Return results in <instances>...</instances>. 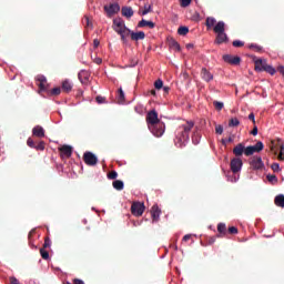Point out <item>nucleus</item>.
Returning <instances> with one entry per match:
<instances>
[{"label": "nucleus", "instance_id": "obj_59", "mask_svg": "<svg viewBox=\"0 0 284 284\" xmlns=\"http://www.w3.org/2000/svg\"><path fill=\"white\" fill-rule=\"evenodd\" d=\"M277 72H280L283 75L284 74V67L283 65L277 67Z\"/></svg>", "mask_w": 284, "mask_h": 284}, {"label": "nucleus", "instance_id": "obj_3", "mask_svg": "<svg viewBox=\"0 0 284 284\" xmlns=\"http://www.w3.org/2000/svg\"><path fill=\"white\" fill-rule=\"evenodd\" d=\"M113 30L121 37L122 43L126 45L128 43V36H130V32H132V29L128 28L125 26V20L122 18H115L113 19Z\"/></svg>", "mask_w": 284, "mask_h": 284}, {"label": "nucleus", "instance_id": "obj_29", "mask_svg": "<svg viewBox=\"0 0 284 284\" xmlns=\"http://www.w3.org/2000/svg\"><path fill=\"white\" fill-rule=\"evenodd\" d=\"M237 125H241V121H239L237 118H233L230 120V122H229L230 128H237Z\"/></svg>", "mask_w": 284, "mask_h": 284}, {"label": "nucleus", "instance_id": "obj_32", "mask_svg": "<svg viewBox=\"0 0 284 284\" xmlns=\"http://www.w3.org/2000/svg\"><path fill=\"white\" fill-rule=\"evenodd\" d=\"M225 230H227V226L225 225V223L217 224V232H220V234H225Z\"/></svg>", "mask_w": 284, "mask_h": 284}, {"label": "nucleus", "instance_id": "obj_16", "mask_svg": "<svg viewBox=\"0 0 284 284\" xmlns=\"http://www.w3.org/2000/svg\"><path fill=\"white\" fill-rule=\"evenodd\" d=\"M122 17H125L126 19H132L134 17V10L132 7H122Z\"/></svg>", "mask_w": 284, "mask_h": 284}, {"label": "nucleus", "instance_id": "obj_4", "mask_svg": "<svg viewBox=\"0 0 284 284\" xmlns=\"http://www.w3.org/2000/svg\"><path fill=\"white\" fill-rule=\"evenodd\" d=\"M214 32L217 33L215 43L217 45H221L222 43H227L230 41V38H227V33H225V22L224 21H219L214 28Z\"/></svg>", "mask_w": 284, "mask_h": 284}, {"label": "nucleus", "instance_id": "obj_28", "mask_svg": "<svg viewBox=\"0 0 284 284\" xmlns=\"http://www.w3.org/2000/svg\"><path fill=\"white\" fill-rule=\"evenodd\" d=\"M252 148L254 149V152H263V148H265V144L258 141L255 145H252Z\"/></svg>", "mask_w": 284, "mask_h": 284}, {"label": "nucleus", "instance_id": "obj_14", "mask_svg": "<svg viewBox=\"0 0 284 284\" xmlns=\"http://www.w3.org/2000/svg\"><path fill=\"white\" fill-rule=\"evenodd\" d=\"M129 34H130L132 41H143V39H145V32H143V31L134 32L131 30V32H129Z\"/></svg>", "mask_w": 284, "mask_h": 284}, {"label": "nucleus", "instance_id": "obj_63", "mask_svg": "<svg viewBox=\"0 0 284 284\" xmlns=\"http://www.w3.org/2000/svg\"><path fill=\"white\" fill-rule=\"evenodd\" d=\"M103 60H101V58L95 59V63H98V65L101 64Z\"/></svg>", "mask_w": 284, "mask_h": 284}, {"label": "nucleus", "instance_id": "obj_33", "mask_svg": "<svg viewBox=\"0 0 284 284\" xmlns=\"http://www.w3.org/2000/svg\"><path fill=\"white\" fill-rule=\"evenodd\" d=\"M40 254L44 261H48V258H50V253L45 251V248H40Z\"/></svg>", "mask_w": 284, "mask_h": 284}, {"label": "nucleus", "instance_id": "obj_23", "mask_svg": "<svg viewBox=\"0 0 284 284\" xmlns=\"http://www.w3.org/2000/svg\"><path fill=\"white\" fill-rule=\"evenodd\" d=\"M274 203L277 207H284V195L280 194L275 196Z\"/></svg>", "mask_w": 284, "mask_h": 284}, {"label": "nucleus", "instance_id": "obj_17", "mask_svg": "<svg viewBox=\"0 0 284 284\" xmlns=\"http://www.w3.org/2000/svg\"><path fill=\"white\" fill-rule=\"evenodd\" d=\"M37 81H39V88H40V92H45L48 90V88L45 87L44 83H47L48 79L45 78V75H38L37 77Z\"/></svg>", "mask_w": 284, "mask_h": 284}, {"label": "nucleus", "instance_id": "obj_40", "mask_svg": "<svg viewBox=\"0 0 284 284\" xmlns=\"http://www.w3.org/2000/svg\"><path fill=\"white\" fill-rule=\"evenodd\" d=\"M119 176V173L116 171H112L111 173L108 174V179L111 181H114Z\"/></svg>", "mask_w": 284, "mask_h": 284}, {"label": "nucleus", "instance_id": "obj_36", "mask_svg": "<svg viewBox=\"0 0 284 284\" xmlns=\"http://www.w3.org/2000/svg\"><path fill=\"white\" fill-rule=\"evenodd\" d=\"M119 101H121V103H123V101H125V92H123V88L119 89V97H118Z\"/></svg>", "mask_w": 284, "mask_h": 284}, {"label": "nucleus", "instance_id": "obj_62", "mask_svg": "<svg viewBox=\"0 0 284 284\" xmlns=\"http://www.w3.org/2000/svg\"><path fill=\"white\" fill-rule=\"evenodd\" d=\"M192 48H194V44H193V43L186 44V50H192Z\"/></svg>", "mask_w": 284, "mask_h": 284}, {"label": "nucleus", "instance_id": "obj_44", "mask_svg": "<svg viewBox=\"0 0 284 284\" xmlns=\"http://www.w3.org/2000/svg\"><path fill=\"white\" fill-rule=\"evenodd\" d=\"M27 144L29 145V148H32L33 150L37 146V144H34V140H32V138H29L27 140Z\"/></svg>", "mask_w": 284, "mask_h": 284}, {"label": "nucleus", "instance_id": "obj_15", "mask_svg": "<svg viewBox=\"0 0 284 284\" xmlns=\"http://www.w3.org/2000/svg\"><path fill=\"white\" fill-rule=\"evenodd\" d=\"M233 154L236 156H241L242 154H245V144L239 143L233 149Z\"/></svg>", "mask_w": 284, "mask_h": 284}, {"label": "nucleus", "instance_id": "obj_46", "mask_svg": "<svg viewBox=\"0 0 284 284\" xmlns=\"http://www.w3.org/2000/svg\"><path fill=\"white\" fill-rule=\"evenodd\" d=\"M250 48L256 50L257 52H261V50H263V47L255 43L250 44Z\"/></svg>", "mask_w": 284, "mask_h": 284}, {"label": "nucleus", "instance_id": "obj_50", "mask_svg": "<svg viewBox=\"0 0 284 284\" xmlns=\"http://www.w3.org/2000/svg\"><path fill=\"white\" fill-rule=\"evenodd\" d=\"M136 65H139V60L133 59V60H131V62L128 65V68H136Z\"/></svg>", "mask_w": 284, "mask_h": 284}, {"label": "nucleus", "instance_id": "obj_39", "mask_svg": "<svg viewBox=\"0 0 284 284\" xmlns=\"http://www.w3.org/2000/svg\"><path fill=\"white\" fill-rule=\"evenodd\" d=\"M155 90H161L163 88V80L159 79L154 82Z\"/></svg>", "mask_w": 284, "mask_h": 284}, {"label": "nucleus", "instance_id": "obj_26", "mask_svg": "<svg viewBox=\"0 0 284 284\" xmlns=\"http://www.w3.org/2000/svg\"><path fill=\"white\" fill-rule=\"evenodd\" d=\"M171 50H174L175 52H181V44L176 42V40H172L170 42Z\"/></svg>", "mask_w": 284, "mask_h": 284}, {"label": "nucleus", "instance_id": "obj_8", "mask_svg": "<svg viewBox=\"0 0 284 284\" xmlns=\"http://www.w3.org/2000/svg\"><path fill=\"white\" fill-rule=\"evenodd\" d=\"M250 165L253 170H263L265 168V163H263V158L261 156H253L250 160Z\"/></svg>", "mask_w": 284, "mask_h": 284}, {"label": "nucleus", "instance_id": "obj_45", "mask_svg": "<svg viewBox=\"0 0 284 284\" xmlns=\"http://www.w3.org/2000/svg\"><path fill=\"white\" fill-rule=\"evenodd\" d=\"M266 179L270 183H273V181H278V179L276 178V175H272V174H268L266 175Z\"/></svg>", "mask_w": 284, "mask_h": 284}, {"label": "nucleus", "instance_id": "obj_52", "mask_svg": "<svg viewBox=\"0 0 284 284\" xmlns=\"http://www.w3.org/2000/svg\"><path fill=\"white\" fill-rule=\"evenodd\" d=\"M216 134H223V125L219 124L215 126Z\"/></svg>", "mask_w": 284, "mask_h": 284}, {"label": "nucleus", "instance_id": "obj_48", "mask_svg": "<svg viewBox=\"0 0 284 284\" xmlns=\"http://www.w3.org/2000/svg\"><path fill=\"white\" fill-rule=\"evenodd\" d=\"M134 110L138 114H143V105L138 104L135 105Z\"/></svg>", "mask_w": 284, "mask_h": 284}, {"label": "nucleus", "instance_id": "obj_11", "mask_svg": "<svg viewBox=\"0 0 284 284\" xmlns=\"http://www.w3.org/2000/svg\"><path fill=\"white\" fill-rule=\"evenodd\" d=\"M223 61H225V63H230L231 65H239L241 63V57L224 54Z\"/></svg>", "mask_w": 284, "mask_h": 284}, {"label": "nucleus", "instance_id": "obj_61", "mask_svg": "<svg viewBox=\"0 0 284 284\" xmlns=\"http://www.w3.org/2000/svg\"><path fill=\"white\" fill-rule=\"evenodd\" d=\"M171 248L174 250V252H178L179 251V246L176 244H172L171 245Z\"/></svg>", "mask_w": 284, "mask_h": 284}, {"label": "nucleus", "instance_id": "obj_34", "mask_svg": "<svg viewBox=\"0 0 284 284\" xmlns=\"http://www.w3.org/2000/svg\"><path fill=\"white\" fill-rule=\"evenodd\" d=\"M152 12V4H145L144 10L142 11V17H145V14H150Z\"/></svg>", "mask_w": 284, "mask_h": 284}, {"label": "nucleus", "instance_id": "obj_60", "mask_svg": "<svg viewBox=\"0 0 284 284\" xmlns=\"http://www.w3.org/2000/svg\"><path fill=\"white\" fill-rule=\"evenodd\" d=\"M190 239H192L191 234H186L183 236L182 241H190Z\"/></svg>", "mask_w": 284, "mask_h": 284}, {"label": "nucleus", "instance_id": "obj_47", "mask_svg": "<svg viewBox=\"0 0 284 284\" xmlns=\"http://www.w3.org/2000/svg\"><path fill=\"white\" fill-rule=\"evenodd\" d=\"M234 139L230 136L229 139H222V145H227V143H233Z\"/></svg>", "mask_w": 284, "mask_h": 284}, {"label": "nucleus", "instance_id": "obj_64", "mask_svg": "<svg viewBox=\"0 0 284 284\" xmlns=\"http://www.w3.org/2000/svg\"><path fill=\"white\" fill-rule=\"evenodd\" d=\"M283 150H284V148L282 146V150L280 152V156H282L284 159Z\"/></svg>", "mask_w": 284, "mask_h": 284}, {"label": "nucleus", "instance_id": "obj_35", "mask_svg": "<svg viewBox=\"0 0 284 284\" xmlns=\"http://www.w3.org/2000/svg\"><path fill=\"white\" fill-rule=\"evenodd\" d=\"M213 105L215 109H217L219 111L223 110V108H225V103L223 102H219V101H214Z\"/></svg>", "mask_w": 284, "mask_h": 284}, {"label": "nucleus", "instance_id": "obj_31", "mask_svg": "<svg viewBox=\"0 0 284 284\" xmlns=\"http://www.w3.org/2000/svg\"><path fill=\"white\" fill-rule=\"evenodd\" d=\"M214 23H216V19L212 17L206 18V28H213Z\"/></svg>", "mask_w": 284, "mask_h": 284}, {"label": "nucleus", "instance_id": "obj_38", "mask_svg": "<svg viewBox=\"0 0 284 284\" xmlns=\"http://www.w3.org/2000/svg\"><path fill=\"white\" fill-rule=\"evenodd\" d=\"M244 45H245L244 41H241V40L233 41V47L234 48H243Z\"/></svg>", "mask_w": 284, "mask_h": 284}, {"label": "nucleus", "instance_id": "obj_54", "mask_svg": "<svg viewBox=\"0 0 284 284\" xmlns=\"http://www.w3.org/2000/svg\"><path fill=\"white\" fill-rule=\"evenodd\" d=\"M248 120L252 121L253 123H256V115H254V113H250Z\"/></svg>", "mask_w": 284, "mask_h": 284}, {"label": "nucleus", "instance_id": "obj_43", "mask_svg": "<svg viewBox=\"0 0 284 284\" xmlns=\"http://www.w3.org/2000/svg\"><path fill=\"white\" fill-rule=\"evenodd\" d=\"M271 169L273 170V172H280L281 171V164L278 163H273L271 165Z\"/></svg>", "mask_w": 284, "mask_h": 284}, {"label": "nucleus", "instance_id": "obj_18", "mask_svg": "<svg viewBox=\"0 0 284 284\" xmlns=\"http://www.w3.org/2000/svg\"><path fill=\"white\" fill-rule=\"evenodd\" d=\"M78 78H79V81H81L82 83H88V81H90V73L85 70H81L78 73Z\"/></svg>", "mask_w": 284, "mask_h": 284}, {"label": "nucleus", "instance_id": "obj_1", "mask_svg": "<svg viewBox=\"0 0 284 284\" xmlns=\"http://www.w3.org/2000/svg\"><path fill=\"white\" fill-rule=\"evenodd\" d=\"M146 124L153 136L161 139L165 134V122L159 120L156 110L153 109L146 113Z\"/></svg>", "mask_w": 284, "mask_h": 284}, {"label": "nucleus", "instance_id": "obj_42", "mask_svg": "<svg viewBox=\"0 0 284 284\" xmlns=\"http://www.w3.org/2000/svg\"><path fill=\"white\" fill-rule=\"evenodd\" d=\"M180 2L181 8H187L192 3V0H180Z\"/></svg>", "mask_w": 284, "mask_h": 284}, {"label": "nucleus", "instance_id": "obj_37", "mask_svg": "<svg viewBox=\"0 0 284 284\" xmlns=\"http://www.w3.org/2000/svg\"><path fill=\"white\" fill-rule=\"evenodd\" d=\"M34 150H40L41 152H43V150H45V143L43 141H40L38 144H36Z\"/></svg>", "mask_w": 284, "mask_h": 284}, {"label": "nucleus", "instance_id": "obj_51", "mask_svg": "<svg viewBox=\"0 0 284 284\" xmlns=\"http://www.w3.org/2000/svg\"><path fill=\"white\" fill-rule=\"evenodd\" d=\"M229 232L230 234H239V229H236V226H230Z\"/></svg>", "mask_w": 284, "mask_h": 284}, {"label": "nucleus", "instance_id": "obj_6", "mask_svg": "<svg viewBox=\"0 0 284 284\" xmlns=\"http://www.w3.org/2000/svg\"><path fill=\"white\" fill-rule=\"evenodd\" d=\"M143 212H145V204L143 202L132 203L131 214H133V216H143Z\"/></svg>", "mask_w": 284, "mask_h": 284}, {"label": "nucleus", "instance_id": "obj_20", "mask_svg": "<svg viewBox=\"0 0 284 284\" xmlns=\"http://www.w3.org/2000/svg\"><path fill=\"white\" fill-rule=\"evenodd\" d=\"M149 27L151 30H153V28H156V24L152 21H148L145 19H142L139 23H138V28H145Z\"/></svg>", "mask_w": 284, "mask_h": 284}, {"label": "nucleus", "instance_id": "obj_10", "mask_svg": "<svg viewBox=\"0 0 284 284\" xmlns=\"http://www.w3.org/2000/svg\"><path fill=\"white\" fill-rule=\"evenodd\" d=\"M104 11L106 12L108 17H113L121 11V7L119 3H111L109 6H104Z\"/></svg>", "mask_w": 284, "mask_h": 284}, {"label": "nucleus", "instance_id": "obj_22", "mask_svg": "<svg viewBox=\"0 0 284 284\" xmlns=\"http://www.w3.org/2000/svg\"><path fill=\"white\" fill-rule=\"evenodd\" d=\"M112 185L118 192H121V190H124L125 187V183L122 180H114Z\"/></svg>", "mask_w": 284, "mask_h": 284}, {"label": "nucleus", "instance_id": "obj_13", "mask_svg": "<svg viewBox=\"0 0 284 284\" xmlns=\"http://www.w3.org/2000/svg\"><path fill=\"white\" fill-rule=\"evenodd\" d=\"M152 223H159L161 219V209L158 204H154L151 209Z\"/></svg>", "mask_w": 284, "mask_h": 284}, {"label": "nucleus", "instance_id": "obj_55", "mask_svg": "<svg viewBox=\"0 0 284 284\" xmlns=\"http://www.w3.org/2000/svg\"><path fill=\"white\" fill-rule=\"evenodd\" d=\"M50 245H52V241H50V239H45L43 246L50 247Z\"/></svg>", "mask_w": 284, "mask_h": 284}, {"label": "nucleus", "instance_id": "obj_5", "mask_svg": "<svg viewBox=\"0 0 284 284\" xmlns=\"http://www.w3.org/2000/svg\"><path fill=\"white\" fill-rule=\"evenodd\" d=\"M255 70L256 72H267L272 77L276 74V69L271 64H267V60L265 59H257L255 60Z\"/></svg>", "mask_w": 284, "mask_h": 284}, {"label": "nucleus", "instance_id": "obj_56", "mask_svg": "<svg viewBox=\"0 0 284 284\" xmlns=\"http://www.w3.org/2000/svg\"><path fill=\"white\" fill-rule=\"evenodd\" d=\"M84 21H85L88 28H92V22H90V18L85 17Z\"/></svg>", "mask_w": 284, "mask_h": 284}, {"label": "nucleus", "instance_id": "obj_58", "mask_svg": "<svg viewBox=\"0 0 284 284\" xmlns=\"http://www.w3.org/2000/svg\"><path fill=\"white\" fill-rule=\"evenodd\" d=\"M73 284H85V282H83L82 280L75 278L73 281Z\"/></svg>", "mask_w": 284, "mask_h": 284}, {"label": "nucleus", "instance_id": "obj_25", "mask_svg": "<svg viewBox=\"0 0 284 284\" xmlns=\"http://www.w3.org/2000/svg\"><path fill=\"white\" fill-rule=\"evenodd\" d=\"M62 90H64V92H70L72 90V82L64 80L62 82Z\"/></svg>", "mask_w": 284, "mask_h": 284}, {"label": "nucleus", "instance_id": "obj_24", "mask_svg": "<svg viewBox=\"0 0 284 284\" xmlns=\"http://www.w3.org/2000/svg\"><path fill=\"white\" fill-rule=\"evenodd\" d=\"M193 145H199L201 143V133L194 132L192 135Z\"/></svg>", "mask_w": 284, "mask_h": 284}, {"label": "nucleus", "instance_id": "obj_21", "mask_svg": "<svg viewBox=\"0 0 284 284\" xmlns=\"http://www.w3.org/2000/svg\"><path fill=\"white\" fill-rule=\"evenodd\" d=\"M202 79L206 82L212 81V79H214V75L212 73H210V71H207V69H202Z\"/></svg>", "mask_w": 284, "mask_h": 284}, {"label": "nucleus", "instance_id": "obj_49", "mask_svg": "<svg viewBox=\"0 0 284 284\" xmlns=\"http://www.w3.org/2000/svg\"><path fill=\"white\" fill-rule=\"evenodd\" d=\"M51 94H53L54 97L61 94V88H53L51 90Z\"/></svg>", "mask_w": 284, "mask_h": 284}, {"label": "nucleus", "instance_id": "obj_19", "mask_svg": "<svg viewBox=\"0 0 284 284\" xmlns=\"http://www.w3.org/2000/svg\"><path fill=\"white\" fill-rule=\"evenodd\" d=\"M32 134L39 139H43V136H45V130H43L42 126L37 125L33 128Z\"/></svg>", "mask_w": 284, "mask_h": 284}, {"label": "nucleus", "instance_id": "obj_9", "mask_svg": "<svg viewBox=\"0 0 284 284\" xmlns=\"http://www.w3.org/2000/svg\"><path fill=\"white\" fill-rule=\"evenodd\" d=\"M243 170V160L241 158H234L231 160V171L236 174Z\"/></svg>", "mask_w": 284, "mask_h": 284}, {"label": "nucleus", "instance_id": "obj_53", "mask_svg": "<svg viewBox=\"0 0 284 284\" xmlns=\"http://www.w3.org/2000/svg\"><path fill=\"white\" fill-rule=\"evenodd\" d=\"M251 134L253 136H256L258 134V126L254 125L253 130L251 131Z\"/></svg>", "mask_w": 284, "mask_h": 284}, {"label": "nucleus", "instance_id": "obj_2", "mask_svg": "<svg viewBox=\"0 0 284 284\" xmlns=\"http://www.w3.org/2000/svg\"><path fill=\"white\" fill-rule=\"evenodd\" d=\"M192 128H194V122L187 121L185 124H182L176 129L174 139L176 148H185V145H187Z\"/></svg>", "mask_w": 284, "mask_h": 284}, {"label": "nucleus", "instance_id": "obj_27", "mask_svg": "<svg viewBox=\"0 0 284 284\" xmlns=\"http://www.w3.org/2000/svg\"><path fill=\"white\" fill-rule=\"evenodd\" d=\"M187 32H190V28H187L185 26H181L178 29V34H180V37H185V34H187Z\"/></svg>", "mask_w": 284, "mask_h": 284}, {"label": "nucleus", "instance_id": "obj_30", "mask_svg": "<svg viewBox=\"0 0 284 284\" xmlns=\"http://www.w3.org/2000/svg\"><path fill=\"white\" fill-rule=\"evenodd\" d=\"M254 148L252 146V145H250V146H244V154H245V156H252V154H254Z\"/></svg>", "mask_w": 284, "mask_h": 284}, {"label": "nucleus", "instance_id": "obj_41", "mask_svg": "<svg viewBox=\"0 0 284 284\" xmlns=\"http://www.w3.org/2000/svg\"><path fill=\"white\" fill-rule=\"evenodd\" d=\"M95 101H97V103H98L99 105H101V104H103V103H106L105 98H104V97H101V95H98V97L95 98Z\"/></svg>", "mask_w": 284, "mask_h": 284}, {"label": "nucleus", "instance_id": "obj_7", "mask_svg": "<svg viewBox=\"0 0 284 284\" xmlns=\"http://www.w3.org/2000/svg\"><path fill=\"white\" fill-rule=\"evenodd\" d=\"M83 158H84V163L87 165L94 166V165H97V163H99V158H97V154H94L90 151L85 152Z\"/></svg>", "mask_w": 284, "mask_h": 284}, {"label": "nucleus", "instance_id": "obj_57", "mask_svg": "<svg viewBox=\"0 0 284 284\" xmlns=\"http://www.w3.org/2000/svg\"><path fill=\"white\" fill-rule=\"evenodd\" d=\"M100 41H99V39H94L93 40V45H94V48H99V45H100Z\"/></svg>", "mask_w": 284, "mask_h": 284}, {"label": "nucleus", "instance_id": "obj_12", "mask_svg": "<svg viewBox=\"0 0 284 284\" xmlns=\"http://www.w3.org/2000/svg\"><path fill=\"white\" fill-rule=\"evenodd\" d=\"M60 156L61 159H70L72 156V146L64 144L60 149Z\"/></svg>", "mask_w": 284, "mask_h": 284}]
</instances>
